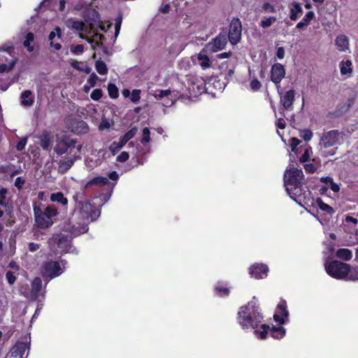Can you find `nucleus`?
Masks as SVG:
<instances>
[{
	"mask_svg": "<svg viewBox=\"0 0 358 358\" xmlns=\"http://www.w3.org/2000/svg\"><path fill=\"white\" fill-rule=\"evenodd\" d=\"M238 315V323L245 329H255L262 320V317L252 302L248 303L246 306L241 307Z\"/></svg>",
	"mask_w": 358,
	"mask_h": 358,
	"instance_id": "nucleus-1",
	"label": "nucleus"
},
{
	"mask_svg": "<svg viewBox=\"0 0 358 358\" xmlns=\"http://www.w3.org/2000/svg\"><path fill=\"white\" fill-rule=\"evenodd\" d=\"M34 213L36 225L39 229H48L54 224V217L57 215V210L54 206H47L41 208L40 206H34Z\"/></svg>",
	"mask_w": 358,
	"mask_h": 358,
	"instance_id": "nucleus-2",
	"label": "nucleus"
},
{
	"mask_svg": "<svg viewBox=\"0 0 358 358\" xmlns=\"http://www.w3.org/2000/svg\"><path fill=\"white\" fill-rule=\"evenodd\" d=\"M78 194L75 195L73 199L76 202V209L82 217L87 222L96 220L99 216L100 211L94 208L88 201H78Z\"/></svg>",
	"mask_w": 358,
	"mask_h": 358,
	"instance_id": "nucleus-3",
	"label": "nucleus"
},
{
	"mask_svg": "<svg viewBox=\"0 0 358 358\" xmlns=\"http://www.w3.org/2000/svg\"><path fill=\"white\" fill-rule=\"evenodd\" d=\"M303 178V173L301 169L294 167L287 169L284 174L286 191H290L293 186L301 185Z\"/></svg>",
	"mask_w": 358,
	"mask_h": 358,
	"instance_id": "nucleus-4",
	"label": "nucleus"
},
{
	"mask_svg": "<svg viewBox=\"0 0 358 358\" xmlns=\"http://www.w3.org/2000/svg\"><path fill=\"white\" fill-rule=\"evenodd\" d=\"M326 271L331 276L338 279H346L348 264L338 261H332L325 266Z\"/></svg>",
	"mask_w": 358,
	"mask_h": 358,
	"instance_id": "nucleus-5",
	"label": "nucleus"
},
{
	"mask_svg": "<svg viewBox=\"0 0 358 358\" xmlns=\"http://www.w3.org/2000/svg\"><path fill=\"white\" fill-rule=\"evenodd\" d=\"M227 43V34L220 33L203 48V51L214 53L223 50Z\"/></svg>",
	"mask_w": 358,
	"mask_h": 358,
	"instance_id": "nucleus-6",
	"label": "nucleus"
},
{
	"mask_svg": "<svg viewBox=\"0 0 358 358\" xmlns=\"http://www.w3.org/2000/svg\"><path fill=\"white\" fill-rule=\"evenodd\" d=\"M340 133L338 130H331L322 134L319 145L321 148L327 149L338 143Z\"/></svg>",
	"mask_w": 358,
	"mask_h": 358,
	"instance_id": "nucleus-7",
	"label": "nucleus"
},
{
	"mask_svg": "<svg viewBox=\"0 0 358 358\" xmlns=\"http://www.w3.org/2000/svg\"><path fill=\"white\" fill-rule=\"evenodd\" d=\"M242 25L239 19H233L229 31L228 38L232 45L237 44L241 38Z\"/></svg>",
	"mask_w": 358,
	"mask_h": 358,
	"instance_id": "nucleus-8",
	"label": "nucleus"
},
{
	"mask_svg": "<svg viewBox=\"0 0 358 358\" xmlns=\"http://www.w3.org/2000/svg\"><path fill=\"white\" fill-rule=\"evenodd\" d=\"M29 346L27 343L17 342L13 346L6 358H27Z\"/></svg>",
	"mask_w": 358,
	"mask_h": 358,
	"instance_id": "nucleus-9",
	"label": "nucleus"
},
{
	"mask_svg": "<svg viewBox=\"0 0 358 358\" xmlns=\"http://www.w3.org/2000/svg\"><path fill=\"white\" fill-rule=\"evenodd\" d=\"M76 141L69 137L64 136L58 141L54 148V151L58 155H62L68 152L69 149L75 147ZM69 152H71L70 150Z\"/></svg>",
	"mask_w": 358,
	"mask_h": 358,
	"instance_id": "nucleus-10",
	"label": "nucleus"
},
{
	"mask_svg": "<svg viewBox=\"0 0 358 358\" xmlns=\"http://www.w3.org/2000/svg\"><path fill=\"white\" fill-rule=\"evenodd\" d=\"M0 60V73L9 72L15 66L17 58L12 56L9 50H6Z\"/></svg>",
	"mask_w": 358,
	"mask_h": 358,
	"instance_id": "nucleus-11",
	"label": "nucleus"
},
{
	"mask_svg": "<svg viewBox=\"0 0 358 358\" xmlns=\"http://www.w3.org/2000/svg\"><path fill=\"white\" fill-rule=\"evenodd\" d=\"M63 272L59 264L57 262H48L43 266V273L45 275L51 278L59 275Z\"/></svg>",
	"mask_w": 358,
	"mask_h": 358,
	"instance_id": "nucleus-12",
	"label": "nucleus"
},
{
	"mask_svg": "<svg viewBox=\"0 0 358 358\" xmlns=\"http://www.w3.org/2000/svg\"><path fill=\"white\" fill-rule=\"evenodd\" d=\"M50 243H56L58 247L64 251H68L69 248L71 247V239L62 234H57L53 235L52 238L50 240Z\"/></svg>",
	"mask_w": 358,
	"mask_h": 358,
	"instance_id": "nucleus-13",
	"label": "nucleus"
},
{
	"mask_svg": "<svg viewBox=\"0 0 358 358\" xmlns=\"http://www.w3.org/2000/svg\"><path fill=\"white\" fill-rule=\"evenodd\" d=\"M285 70L284 66L279 64H275L272 66L271 70V79L276 85H279L282 79L285 77Z\"/></svg>",
	"mask_w": 358,
	"mask_h": 358,
	"instance_id": "nucleus-14",
	"label": "nucleus"
},
{
	"mask_svg": "<svg viewBox=\"0 0 358 358\" xmlns=\"http://www.w3.org/2000/svg\"><path fill=\"white\" fill-rule=\"evenodd\" d=\"M65 231L71 233L73 236H78L81 234L85 233L88 228L86 224H74L71 222H66L63 227Z\"/></svg>",
	"mask_w": 358,
	"mask_h": 358,
	"instance_id": "nucleus-15",
	"label": "nucleus"
},
{
	"mask_svg": "<svg viewBox=\"0 0 358 358\" xmlns=\"http://www.w3.org/2000/svg\"><path fill=\"white\" fill-rule=\"evenodd\" d=\"M268 268L267 266L264 264H255L250 268V275L257 278H263L267 275Z\"/></svg>",
	"mask_w": 358,
	"mask_h": 358,
	"instance_id": "nucleus-16",
	"label": "nucleus"
},
{
	"mask_svg": "<svg viewBox=\"0 0 358 358\" xmlns=\"http://www.w3.org/2000/svg\"><path fill=\"white\" fill-rule=\"evenodd\" d=\"M335 45L340 52H347L350 50V40L345 34H340L335 38Z\"/></svg>",
	"mask_w": 358,
	"mask_h": 358,
	"instance_id": "nucleus-17",
	"label": "nucleus"
},
{
	"mask_svg": "<svg viewBox=\"0 0 358 358\" xmlns=\"http://www.w3.org/2000/svg\"><path fill=\"white\" fill-rule=\"evenodd\" d=\"M77 159H80V157L75 155L73 157L61 159L58 163V172L61 174L66 173L72 167Z\"/></svg>",
	"mask_w": 358,
	"mask_h": 358,
	"instance_id": "nucleus-18",
	"label": "nucleus"
},
{
	"mask_svg": "<svg viewBox=\"0 0 358 358\" xmlns=\"http://www.w3.org/2000/svg\"><path fill=\"white\" fill-rule=\"evenodd\" d=\"M288 316V312L286 310L285 302L283 301L278 306V313L273 315L275 321L278 322L280 324H284L285 318Z\"/></svg>",
	"mask_w": 358,
	"mask_h": 358,
	"instance_id": "nucleus-19",
	"label": "nucleus"
},
{
	"mask_svg": "<svg viewBox=\"0 0 358 358\" xmlns=\"http://www.w3.org/2000/svg\"><path fill=\"white\" fill-rule=\"evenodd\" d=\"M295 92L293 90L287 91L285 95L281 98L283 108L286 110H291L292 108L293 102L294 100Z\"/></svg>",
	"mask_w": 358,
	"mask_h": 358,
	"instance_id": "nucleus-20",
	"label": "nucleus"
},
{
	"mask_svg": "<svg viewBox=\"0 0 358 358\" xmlns=\"http://www.w3.org/2000/svg\"><path fill=\"white\" fill-rule=\"evenodd\" d=\"M289 11V18L293 21L296 20L303 13L301 4L296 1H294L290 4Z\"/></svg>",
	"mask_w": 358,
	"mask_h": 358,
	"instance_id": "nucleus-21",
	"label": "nucleus"
},
{
	"mask_svg": "<svg viewBox=\"0 0 358 358\" xmlns=\"http://www.w3.org/2000/svg\"><path fill=\"white\" fill-rule=\"evenodd\" d=\"M204 52H206L203 51V50H202L196 55V58H197L199 64L203 70L209 69L212 64V62H211L210 58Z\"/></svg>",
	"mask_w": 358,
	"mask_h": 358,
	"instance_id": "nucleus-22",
	"label": "nucleus"
},
{
	"mask_svg": "<svg viewBox=\"0 0 358 358\" xmlns=\"http://www.w3.org/2000/svg\"><path fill=\"white\" fill-rule=\"evenodd\" d=\"M21 104L24 106H31L34 102V96L30 90L24 91L20 95Z\"/></svg>",
	"mask_w": 358,
	"mask_h": 358,
	"instance_id": "nucleus-23",
	"label": "nucleus"
},
{
	"mask_svg": "<svg viewBox=\"0 0 358 358\" xmlns=\"http://www.w3.org/2000/svg\"><path fill=\"white\" fill-rule=\"evenodd\" d=\"M352 63L350 60L341 61L339 64L340 71L342 76H351L352 73Z\"/></svg>",
	"mask_w": 358,
	"mask_h": 358,
	"instance_id": "nucleus-24",
	"label": "nucleus"
},
{
	"mask_svg": "<svg viewBox=\"0 0 358 358\" xmlns=\"http://www.w3.org/2000/svg\"><path fill=\"white\" fill-rule=\"evenodd\" d=\"M42 287V281L39 278H36L34 279L31 283V295L33 299H36L38 295L39 292L41 290Z\"/></svg>",
	"mask_w": 358,
	"mask_h": 358,
	"instance_id": "nucleus-25",
	"label": "nucleus"
},
{
	"mask_svg": "<svg viewBox=\"0 0 358 358\" xmlns=\"http://www.w3.org/2000/svg\"><path fill=\"white\" fill-rule=\"evenodd\" d=\"M55 31H51L49 34V41H50V45L51 47H53L55 50H59L61 49L62 46L59 43H56V44H53V41L55 39L56 37L57 38H60L61 37V30L59 27L55 28Z\"/></svg>",
	"mask_w": 358,
	"mask_h": 358,
	"instance_id": "nucleus-26",
	"label": "nucleus"
},
{
	"mask_svg": "<svg viewBox=\"0 0 358 358\" xmlns=\"http://www.w3.org/2000/svg\"><path fill=\"white\" fill-rule=\"evenodd\" d=\"M108 182V179L106 177H95L87 182V184L85 186V188L87 189L93 185L103 186L107 185Z\"/></svg>",
	"mask_w": 358,
	"mask_h": 358,
	"instance_id": "nucleus-27",
	"label": "nucleus"
},
{
	"mask_svg": "<svg viewBox=\"0 0 358 358\" xmlns=\"http://www.w3.org/2000/svg\"><path fill=\"white\" fill-rule=\"evenodd\" d=\"M335 256L344 261H349L352 257V252L347 248H340L336 251Z\"/></svg>",
	"mask_w": 358,
	"mask_h": 358,
	"instance_id": "nucleus-28",
	"label": "nucleus"
},
{
	"mask_svg": "<svg viewBox=\"0 0 358 358\" xmlns=\"http://www.w3.org/2000/svg\"><path fill=\"white\" fill-rule=\"evenodd\" d=\"M315 17V13L313 11H308L306 13V15L303 18V20L297 23L296 27L297 29H303L304 27H307L310 21Z\"/></svg>",
	"mask_w": 358,
	"mask_h": 358,
	"instance_id": "nucleus-29",
	"label": "nucleus"
},
{
	"mask_svg": "<svg viewBox=\"0 0 358 358\" xmlns=\"http://www.w3.org/2000/svg\"><path fill=\"white\" fill-rule=\"evenodd\" d=\"M51 143L50 137L47 133H44L40 136V145L44 150H50Z\"/></svg>",
	"mask_w": 358,
	"mask_h": 358,
	"instance_id": "nucleus-30",
	"label": "nucleus"
},
{
	"mask_svg": "<svg viewBox=\"0 0 358 358\" xmlns=\"http://www.w3.org/2000/svg\"><path fill=\"white\" fill-rule=\"evenodd\" d=\"M50 199L52 202H58L62 204L63 206H66L68 203V200L64 197L62 192H56L50 194Z\"/></svg>",
	"mask_w": 358,
	"mask_h": 358,
	"instance_id": "nucleus-31",
	"label": "nucleus"
},
{
	"mask_svg": "<svg viewBox=\"0 0 358 358\" xmlns=\"http://www.w3.org/2000/svg\"><path fill=\"white\" fill-rule=\"evenodd\" d=\"M288 194L292 199L296 201L297 199L302 196L301 184L299 185L293 186V188L290 191H287Z\"/></svg>",
	"mask_w": 358,
	"mask_h": 358,
	"instance_id": "nucleus-32",
	"label": "nucleus"
},
{
	"mask_svg": "<svg viewBox=\"0 0 358 358\" xmlns=\"http://www.w3.org/2000/svg\"><path fill=\"white\" fill-rule=\"evenodd\" d=\"M346 279L349 280H358V266L350 267L348 264V271Z\"/></svg>",
	"mask_w": 358,
	"mask_h": 358,
	"instance_id": "nucleus-33",
	"label": "nucleus"
},
{
	"mask_svg": "<svg viewBox=\"0 0 358 358\" xmlns=\"http://www.w3.org/2000/svg\"><path fill=\"white\" fill-rule=\"evenodd\" d=\"M95 68L96 71L101 75H106L108 73V68L106 63L101 59L96 62Z\"/></svg>",
	"mask_w": 358,
	"mask_h": 358,
	"instance_id": "nucleus-34",
	"label": "nucleus"
},
{
	"mask_svg": "<svg viewBox=\"0 0 358 358\" xmlns=\"http://www.w3.org/2000/svg\"><path fill=\"white\" fill-rule=\"evenodd\" d=\"M285 334V329L282 327H273L271 329V336L274 338L280 339L282 338Z\"/></svg>",
	"mask_w": 358,
	"mask_h": 358,
	"instance_id": "nucleus-35",
	"label": "nucleus"
},
{
	"mask_svg": "<svg viewBox=\"0 0 358 358\" xmlns=\"http://www.w3.org/2000/svg\"><path fill=\"white\" fill-rule=\"evenodd\" d=\"M34 34L29 32L27 34L25 40L23 42L24 46L27 48L29 52H32L34 50L33 46L31 45V43L34 41Z\"/></svg>",
	"mask_w": 358,
	"mask_h": 358,
	"instance_id": "nucleus-36",
	"label": "nucleus"
},
{
	"mask_svg": "<svg viewBox=\"0 0 358 358\" xmlns=\"http://www.w3.org/2000/svg\"><path fill=\"white\" fill-rule=\"evenodd\" d=\"M72 28L73 29H76L77 31H85L87 33H90V31L87 30V27H85V24L82 21H74L72 23Z\"/></svg>",
	"mask_w": 358,
	"mask_h": 358,
	"instance_id": "nucleus-37",
	"label": "nucleus"
},
{
	"mask_svg": "<svg viewBox=\"0 0 358 358\" xmlns=\"http://www.w3.org/2000/svg\"><path fill=\"white\" fill-rule=\"evenodd\" d=\"M276 18L275 17H265L260 22V26L263 28H267L271 27L275 22Z\"/></svg>",
	"mask_w": 358,
	"mask_h": 358,
	"instance_id": "nucleus-38",
	"label": "nucleus"
},
{
	"mask_svg": "<svg viewBox=\"0 0 358 358\" xmlns=\"http://www.w3.org/2000/svg\"><path fill=\"white\" fill-rule=\"evenodd\" d=\"M317 202L321 210H324L329 214H332L334 213V209L328 204L324 203L321 199H318Z\"/></svg>",
	"mask_w": 358,
	"mask_h": 358,
	"instance_id": "nucleus-39",
	"label": "nucleus"
},
{
	"mask_svg": "<svg viewBox=\"0 0 358 358\" xmlns=\"http://www.w3.org/2000/svg\"><path fill=\"white\" fill-rule=\"evenodd\" d=\"M171 93V91L170 90H157L153 94V96L157 99H162L164 97H168Z\"/></svg>",
	"mask_w": 358,
	"mask_h": 358,
	"instance_id": "nucleus-40",
	"label": "nucleus"
},
{
	"mask_svg": "<svg viewBox=\"0 0 358 358\" xmlns=\"http://www.w3.org/2000/svg\"><path fill=\"white\" fill-rule=\"evenodd\" d=\"M108 90L109 96L111 98L115 99L118 96V90H117V87L115 86V85L112 84V83L109 84L108 86Z\"/></svg>",
	"mask_w": 358,
	"mask_h": 358,
	"instance_id": "nucleus-41",
	"label": "nucleus"
},
{
	"mask_svg": "<svg viewBox=\"0 0 358 358\" xmlns=\"http://www.w3.org/2000/svg\"><path fill=\"white\" fill-rule=\"evenodd\" d=\"M262 331H255V334L257 337L260 338L261 339H264L266 337L268 330L269 329V326H267L266 324L262 325Z\"/></svg>",
	"mask_w": 358,
	"mask_h": 358,
	"instance_id": "nucleus-42",
	"label": "nucleus"
},
{
	"mask_svg": "<svg viewBox=\"0 0 358 358\" xmlns=\"http://www.w3.org/2000/svg\"><path fill=\"white\" fill-rule=\"evenodd\" d=\"M300 136L306 141H309L313 137V132L309 129H304L301 131Z\"/></svg>",
	"mask_w": 358,
	"mask_h": 358,
	"instance_id": "nucleus-43",
	"label": "nucleus"
},
{
	"mask_svg": "<svg viewBox=\"0 0 358 358\" xmlns=\"http://www.w3.org/2000/svg\"><path fill=\"white\" fill-rule=\"evenodd\" d=\"M150 132L148 128L145 127L143 129L141 143H148L150 141Z\"/></svg>",
	"mask_w": 358,
	"mask_h": 358,
	"instance_id": "nucleus-44",
	"label": "nucleus"
},
{
	"mask_svg": "<svg viewBox=\"0 0 358 358\" xmlns=\"http://www.w3.org/2000/svg\"><path fill=\"white\" fill-rule=\"evenodd\" d=\"M102 96V91L100 89H95L94 90L91 94L90 97L94 101H99Z\"/></svg>",
	"mask_w": 358,
	"mask_h": 358,
	"instance_id": "nucleus-45",
	"label": "nucleus"
},
{
	"mask_svg": "<svg viewBox=\"0 0 358 358\" xmlns=\"http://www.w3.org/2000/svg\"><path fill=\"white\" fill-rule=\"evenodd\" d=\"M138 131V128L136 127H133L129 131H128L124 135V140H127L128 141L131 139L136 134Z\"/></svg>",
	"mask_w": 358,
	"mask_h": 358,
	"instance_id": "nucleus-46",
	"label": "nucleus"
},
{
	"mask_svg": "<svg viewBox=\"0 0 358 358\" xmlns=\"http://www.w3.org/2000/svg\"><path fill=\"white\" fill-rule=\"evenodd\" d=\"M79 36L81 38L85 39L89 43L94 44L95 46L99 47L102 45V43L101 41H96L94 36H92V38H86L82 34H80Z\"/></svg>",
	"mask_w": 358,
	"mask_h": 358,
	"instance_id": "nucleus-47",
	"label": "nucleus"
},
{
	"mask_svg": "<svg viewBox=\"0 0 358 358\" xmlns=\"http://www.w3.org/2000/svg\"><path fill=\"white\" fill-rule=\"evenodd\" d=\"M140 94V90H134L131 93V101L134 103L137 102L141 98Z\"/></svg>",
	"mask_w": 358,
	"mask_h": 358,
	"instance_id": "nucleus-48",
	"label": "nucleus"
},
{
	"mask_svg": "<svg viewBox=\"0 0 358 358\" xmlns=\"http://www.w3.org/2000/svg\"><path fill=\"white\" fill-rule=\"evenodd\" d=\"M250 88L253 91H257L262 87L261 83L257 79H254L250 83Z\"/></svg>",
	"mask_w": 358,
	"mask_h": 358,
	"instance_id": "nucleus-49",
	"label": "nucleus"
},
{
	"mask_svg": "<svg viewBox=\"0 0 358 358\" xmlns=\"http://www.w3.org/2000/svg\"><path fill=\"white\" fill-rule=\"evenodd\" d=\"M27 137L21 138L20 140V141L17 143V144L16 145V149L19 151L22 150L24 148V147L27 144Z\"/></svg>",
	"mask_w": 358,
	"mask_h": 358,
	"instance_id": "nucleus-50",
	"label": "nucleus"
},
{
	"mask_svg": "<svg viewBox=\"0 0 358 358\" xmlns=\"http://www.w3.org/2000/svg\"><path fill=\"white\" fill-rule=\"evenodd\" d=\"M122 21V16H119L115 20V36H117L120 32Z\"/></svg>",
	"mask_w": 358,
	"mask_h": 358,
	"instance_id": "nucleus-51",
	"label": "nucleus"
},
{
	"mask_svg": "<svg viewBox=\"0 0 358 358\" xmlns=\"http://www.w3.org/2000/svg\"><path fill=\"white\" fill-rule=\"evenodd\" d=\"M122 21V16H119L115 20V36H117L120 32Z\"/></svg>",
	"mask_w": 358,
	"mask_h": 358,
	"instance_id": "nucleus-52",
	"label": "nucleus"
},
{
	"mask_svg": "<svg viewBox=\"0 0 358 358\" xmlns=\"http://www.w3.org/2000/svg\"><path fill=\"white\" fill-rule=\"evenodd\" d=\"M71 50L74 54H81L84 50V46L83 45H76L73 46Z\"/></svg>",
	"mask_w": 358,
	"mask_h": 358,
	"instance_id": "nucleus-53",
	"label": "nucleus"
},
{
	"mask_svg": "<svg viewBox=\"0 0 358 358\" xmlns=\"http://www.w3.org/2000/svg\"><path fill=\"white\" fill-rule=\"evenodd\" d=\"M129 159V154L127 152H122L117 157V161L124 162Z\"/></svg>",
	"mask_w": 358,
	"mask_h": 358,
	"instance_id": "nucleus-54",
	"label": "nucleus"
},
{
	"mask_svg": "<svg viewBox=\"0 0 358 358\" xmlns=\"http://www.w3.org/2000/svg\"><path fill=\"white\" fill-rule=\"evenodd\" d=\"M301 141L299 140L296 138H292L290 141V147L292 149V151L294 152L296 148L300 144Z\"/></svg>",
	"mask_w": 358,
	"mask_h": 358,
	"instance_id": "nucleus-55",
	"label": "nucleus"
},
{
	"mask_svg": "<svg viewBox=\"0 0 358 358\" xmlns=\"http://www.w3.org/2000/svg\"><path fill=\"white\" fill-rule=\"evenodd\" d=\"M110 127V122L106 120H102V122L100 123L99 126V130L102 131V130H104V129H109Z\"/></svg>",
	"mask_w": 358,
	"mask_h": 358,
	"instance_id": "nucleus-56",
	"label": "nucleus"
},
{
	"mask_svg": "<svg viewBox=\"0 0 358 358\" xmlns=\"http://www.w3.org/2000/svg\"><path fill=\"white\" fill-rule=\"evenodd\" d=\"M110 150L113 153V155H115L117 152H118L121 148L119 146V145L117 143V142H113L109 148Z\"/></svg>",
	"mask_w": 358,
	"mask_h": 358,
	"instance_id": "nucleus-57",
	"label": "nucleus"
},
{
	"mask_svg": "<svg viewBox=\"0 0 358 358\" xmlns=\"http://www.w3.org/2000/svg\"><path fill=\"white\" fill-rule=\"evenodd\" d=\"M6 279L10 285H13L15 281V276L13 275V272L8 271L6 273Z\"/></svg>",
	"mask_w": 358,
	"mask_h": 358,
	"instance_id": "nucleus-58",
	"label": "nucleus"
},
{
	"mask_svg": "<svg viewBox=\"0 0 358 358\" xmlns=\"http://www.w3.org/2000/svg\"><path fill=\"white\" fill-rule=\"evenodd\" d=\"M7 191L5 189H1L0 190V205L5 204V200L6 198Z\"/></svg>",
	"mask_w": 358,
	"mask_h": 358,
	"instance_id": "nucleus-59",
	"label": "nucleus"
},
{
	"mask_svg": "<svg viewBox=\"0 0 358 358\" xmlns=\"http://www.w3.org/2000/svg\"><path fill=\"white\" fill-rule=\"evenodd\" d=\"M24 182L25 180L22 178L18 177L15 179V186L18 189H21L22 186L24 185Z\"/></svg>",
	"mask_w": 358,
	"mask_h": 358,
	"instance_id": "nucleus-60",
	"label": "nucleus"
},
{
	"mask_svg": "<svg viewBox=\"0 0 358 358\" xmlns=\"http://www.w3.org/2000/svg\"><path fill=\"white\" fill-rule=\"evenodd\" d=\"M262 8L266 11H268V12H271V13L275 12V8L272 5H271L269 3H264Z\"/></svg>",
	"mask_w": 358,
	"mask_h": 358,
	"instance_id": "nucleus-61",
	"label": "nucleus"
},
{
	"mask_svg": "<svg viewBox=\"0 0 358 358\" xmlns=\"http://www.w3.org/2000/svg\"><path fill=\"white\" fill-rule=\"evenodd\" d=\"M97 78V76L94 73H93L88 78V83H90L92 86H94L96 83Z\"/></svg>",
	"mask_w": 358,
	"mask_h": 358,
	"instance_id": "nucleus-62",
	"label": "nucleus"
},
{
	"mask_svg": "<svg viewBox=\"0 0 358 358\" xmlns=\"http://www.w3.org/2000/svg\"><path fill=\"white\" fill-rule=\"evenodd\" d=\"M304 169L306 172L308 173H314L316 170L315 166L312 164H308L304 166Z\"/></svg>",
	"mask_w": 358,
	"mask_h": 358,
	"instance_id": "nucleus-63",
	"label": "nucleus"
},
{
	"mask_svg": "<svg viewBox=\"0 0 358 358\" xmlns=\"http://www.w3.org/2000/svg\"><path fill=\"white\" fill-rule=\"evenodd\" d=\"M39 244L35 243H29V250L30 252H34L39 249Z\"/></svg>",
	"mask_w": 358,
	"mask_h": 358,
	"instance_id": "nucleus-64",
	"label": "nucleus"
}]
</instances>
